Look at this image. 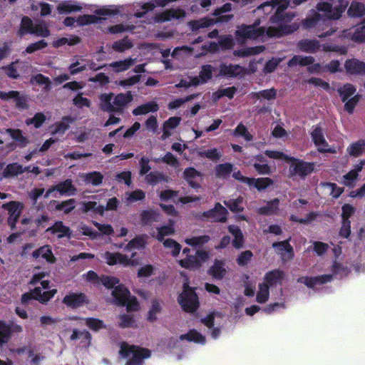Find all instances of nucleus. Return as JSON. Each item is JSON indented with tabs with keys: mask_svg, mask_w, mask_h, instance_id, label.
I'll use <instances>...</instances> for the list:
<instances>
[{
	"mask_svg": "<svg viewBox=\"0 0 365 365\" xmlns=\"http://www.w3.org/2000/svg\"><path fill=\"white\" fill-rule=\"evenodd\" d=\"M289 3V0H271L259 5L254 11L257 16H261L263 14H271L274 8L277 7L276 13L270 19L271 22L277 24V26H269L267 29L264 27H259L262 21L258 19L253 24L238 26L235 31L236 40L243 43L248 39L263 38L265 36L279 37L297 30V26L295 24H286L294 16L293 14L287 13L284 14L283 13L284 10L287 8Z\"/></svg>",
	"mask_w": 365,
	"mask_h": 365,
	"instance_id": "nucleus-1",
	"label": "nucleus"
},
{
	"mask_svg": "<svg viewBox=\"0 0 365 365\" xmlns=\"http://www.w3.org/2000/svg\"><path fill=\"white\" fill-rule=\"evenodd\" d=\"M284 277L282 271L275 269L267 272L264 276V282L259 284L257 292V301L259 303H264L269 295V289L279 285Z\"/></svg>",
	"mask_w": 365,
	"mask_h": 365,
	"instance_id": "nucleus-9",
	"label": "nucleus"
},
{
	"mask_svg": "<svg viewBox=\"0 0 365 365\" xmlns=\"http://www.w3.org/2000/svg\"><path fill=\"white\" fill-rule=\"evenodd\" d=\"M347 153L354 157L361 155L365 151V140H359L351 143L346 149Z\"/></svg>",
	"mask_w": 365,
	"mask_h": 365,
	"instance_id": "nucleus-48",
	"label": "nucleus"
},
{
	"mask_svg": "<svg viewBox=\"0 0 365 365\" xmlns=\"http://www.w3.org/2000/svg\"><path fill=\"white\" fill-rule=\"evenodd\" d=\"M119 355L127 359L125 365H144V359H150L151 351L146 347L129 345L127 342H121Z\"/></svg>",
	"mask_w": 365,
	"mask_h": 365,
	"instance_id": "nucleus-5",
	"label": "nucleus"
},
{
	"mask_svg": "<svg viewBox=\"0 0 365 365\" xmlns=\"http://www.w3.org/2000/svg\"><path fill=\"white\" fill-rule=\"evenodd\" d=\"M229 232L234 236L232 245L235 248H240L243 245V235L240 229L236 225H230Z\"/></svg>",
	"mask_w": 365,
	"mask_h": 365,
	"instance_id": "nucleus-50",
	"label": "nucleus"
},
{
	"mask_svg": "<svg viewBox=\"0 0 365 365\" xmlns=\"http://www.w3.org/2000/svg\"><path fill=\"white\" fill-rule=\"evenodd\" d=\"M136 252L131 254L130 257L120 252H105L101 254L102 257L108 265L121 264L124 267H133L138 264L137 259L134 257Z\"/></svg>",
	"mask_w": 365,
	"mask_h": 365,
	"instance_id": "nucleus-13",
	"label": "nucleus"
},
{
	"mask_svg": "<svg viewBox=\"0 0 365 365\" xmlns=\"http://www.w3.org/2000/svg\"><path fill=\"white\" fill-rule=\"evenodd\" d=\"M141 222L146 225L160 220V214L153 210H144L140 214Z\"/></svg>",
	"mask_w": 365,
	"mask_h": 365,
	"instance_id": "nucleus-46",
	"label": "nucleus"
},
{
	"mask_svg": "<svg viewBox=\"0 0 365 365\" xmlns=\"http://www.w3.org/2000/svg\"><path fill=\"white\" fill-rule=\"evenodd\" d=\"M83 277L87 282L98 284L101 282L107 288H113L119 283V280L114 277L103 276L99 278L97 274L93 271H89L83 274Z\"/></svg>",
	"mask_w": 365,
	"mask_h": 365,
	"instance_id": "nucleus-20",
	"label": "nucleus"
},
{
	"mask_svg": "<svg viewBox=\"0 0 365 365\" xmlns=\"http://www.w3.org/2000/svg\"><path fill=\"white\" fill-rule=\"evenodd\" d=\"M215 24V20L209 18L201 19L198 21L190 22V26L193 31L198 30L202 28L209 27Z\"/></svg>",
	"mask_w": 365,
	"mask_h": 365,
	"instance_id": "nucleus-61",
	"label": "nucleus"
},
{
	"mask_svg": "<svg viewBox=\"0 0 365 365\" xmlns=\"http://www.w3.org/2000/svg\"><path fill=\"white\" fill-rule=\"evenodd\" d=\"M198 154L200 156L208 158L211 160H218L222 155V151L217 150V148L200 150L199 151Z\"/></svg>",
	"mask_w": 365,
	"mask_h": 365,
	"instance_id": "nucleus-60",
	"label": "nucleus"
},
{
	"mask_svg": "<svg viewBox=\"0 0 365 365\" xmlns=\"http://www.w3.org/2000/svg\"><path fill=\"white\" fill-rule=\"evenodd\" d=\"M299 48L304 52L314 53L321 49V45L317 40L304 39L298 43Z\"/></svg>",
	"mask_w": 365,
	"mask_h": 365,
	"instance_id": "nucleus-33",
	"label": "nucleus"
},
{
	"mask_svg": "<svg viewBox=\"0 0 365 365\" xmlns=\"http://www.w3.org/2000/svg\"><path fill=\"white\" fill-rule=\"evenodd\" d=\"M347 13L351 17H361L365 15V6L362 3L353 1L351 2Z\"/></svg>",
	"mask_w": 365,
	"mask_h": 365,
	"instance_id": "nucleus-49",
	"label": "nucleus"
},
{
	"mask_svg": "<svg viewBox=\"0 0 365 365\" xmlns=\"http://www.w3.org/2000/svg\"><path fill=\"white\" fill-rule=\"evenodd\" d=\"M163 245L165 248L170 250L172 255L176 257L181 250V246L175 240L172 239H167L163 241Z\"/></svg>",
	"mask_w": 365,
	"mask_h": 365,
	"instance_id": "nucleus-63",
	"label": "nucleus"
},
{
	"mask_svg": "<svg viewBox=\"0 0 365 365\" xmlns=\"http://www.w3.org/2000/svg\"><path fill=\"white\" fill-rule=\"evenodd\" d=\"M348 4V0H322L317 4V9L323 13V15L312 9L309 16L303 21V25L307 29L319 28L322 25L330 26L329 31L318 35L321 38L329 36L336 31L330 20L339 19Z\"/></svg>",
	"mask_w": 365,
	"mask_h": 365,
	"instance_id": "nucleus-2",
	"label": "nucleus"
},
{
	"mask_svg": "<svg viewBox=\"0 0 365 365\" xmlns=\"http://www.w3.org/2000/svg\"><path fill=\"white\" fill-rule=\"evenodd\" d=\"M331 272L332 274H322L314 277H302L298 279V282L304 284L308 287L314 288L317 285L331 282L333 275L339 276V277L346 276L349 272V269L346 265L336 261L331 267Z\"/></svg>",
	"mask_w": 365,
	"mask_h": 365,
	"instance_id": "nucleus-6",
	"label": "nucleus"
},
{
	"mask_svg": "<svg viewBox=\"0 0 365 365\" xmlns=\"http://www.w3.org/2000/svg\"><path fill=\"white\" fill-rule=\"evenodd\" d=\"M87 302L86 296L82 294L70 293L66 295L63 299V302L71 308H77L81 307Z\"/></svg>",
	"mask_w": 365,
	"mask_h": 365,
	"instance_id": "nucleus-28",
	"label": "nucleus"
},
{
	"mask_svg": "<svg viewBox=\"0 0 365 365\" xmlns=\"http://www.w3.org/2000/svg\"><path fill=\"white\" fill-rule=\"evenodd\" d=\"M70 338L72 341L80 339L83 347H89L91 343V335L86 330L74 329Z\"/></svg>",
	"mask_w": 365,
	"mask_h": 365,
	"instance_id": "nucleus-32",
	"label": "nucleus"
},
{
	"mask_svg": "<svg viewBox=\"0 0 365 365\" xmlns=\"http://www.w3.org/2000/svg\"><path fill=\"white\" fill-rule=\"evenodd\" d=\"M314 58L312 56H294L288 62L289 67H293L297 65L301 66H310L314 62Z\"/></svg>",
	"mask_w": 365,
	"mask_h": 365,
	"instance_id": "nucleus-47",
	"label": "nucleus"
},
{
	"mask_svg": "<svg viewBox=\"0 0 365 365\" xmlns=\"http://www.w3.org/2000/svg\"><path fill=\"white\" fill-rule=\"evenodd\" d=\"M76 188L72 184L71 180H66L50 187L44 195V197L48 198L50 197H57V193L61 195H74Z\"/></svg>",
	"mask_w": 365,
	"mask_h": 365,
	"instance_id": "nucleus-15",
	"label": "nucleus"
},
{
	"mask_svg": "<svg viewBox=\"0 0 365 365\" xmlns=\"http://www.w3.org/2000/svg\"><path fill=\"white\" fill-rule=\"evenodd\" d=\"M242 201V197H238L235 200H225L224 203L232 212H238L243 210Z\"/></svg>",
	"mask_w": 365,
	"mask_h": 365,
	"instance_id": "nucleus-62",
	"label": "nucleus"
},
{
	"mask_svg": "<svg viewBox=\"0 0 365 365\" xmlns=\"http://www.w3.org/2000/svg\"><path fill=\"white\" fill-rule=\"evenodd\" d=\"M26 34H34L38 37H47L50 35V31L43 22L34 24L30 18L24 16L21 20L19 35L24 36Z\"/></svg>",
	"mask_w": 365,
	"mask_h": 365,
	"instance_id": "nucleus-11",
	"label": "nucleus"
},
{
	"mask_svg": "<svg viewBox=\"0 0 365 365\" xmlns=\"http://www.w3.org/2000/svg\"><path fill=\"white\" fill-rule=\"evenodd\" d=\"M358 177L355 172L349 171L342 177L341 183L346 187H354L356 184Z\"/></svg>",
	"mask_w": 365,
	"mask_h": 365,
	"instance_id": "nucleus-64",
	"label": "nucleus"
},
{
	"mask_svg": "<svg viewBox=\"0 0 365 365\" xmlns=\"http://www.w3.org/2000/svg\"><path fill=\"white\" fill-rule=\"evenodd\" d=\"M133 99L130 92L119 93H103L100 96L101 108L104 111H120Z\"/></svg>",
	"mask_w": 365,
	"mask_h": 365,
	"instance_id": "nucleus-7",
	"label": "nucleus"
},
{
	"mask_svg": "<svg viewBox=\"0 0 365 365\" xmlns=\"http://www.w3.org/2000/svg\"><path fill=\"white\" fill-rule=\"evenodd\" d=\"M11 322V324H6L4 321H0V347L10 341L14 332L22 331L21 326L14 325V321Z\"/></svg>",
	"mask_w": 365,
	"mask_h": 365,
	"instance_id": "nucleus-21",
	"label": "nucleus"
},
{
	"mask_svg": "<svg viewBox=\"0 0 365 365\" xmlns=\"http://www.w3.org/2000/svg\"><path fill=\"white\" fill-rule=\"evenodd\" d=\"M185 15V11L181 9H171L157 15L156 21L158 22L170 21L182 19Z\"/></svg>",
	"mask_w": 365,
	"mask_h": 365,
	"instance_id": "nucleus-27",
	"label": "nucleus"
},
{
	"mask_svg": "<svg viewBox=\"0 0 365 365\" xmlns=\"http://www.w3.org/2000/svg\"><path fill=\"white\" fill-rule=\"evenodd\" d=\"M321 186L324 188V192L334 198L339 197L344 192V188L337 186L335 183L323 182Z\"/></svg>",
	"mask_w": 365,
	"mask_h": 365,
	"instance_id": "nucleus-51",
	"label": "nucleus"
},
{
	"mask_svg": "<svg viewBox=\"0 0 365 365\" xmlns=\"http://www.w3.org/2000/svg\"><path fill=\"white\" fill-rule=\"evenodd\" d=\"M340 38L359 43L365 42V19L355 27L344 30Z\"/></svg>",
	"mask_w": 365,
	"mask_h": 365,
	"instance_id": "nucleus-16",
	"label": "nucleus"
},
{
	"mask_svg": "<svg viewBox=\"0 0 365 365\" xmlns=\"http://www.w3.org/2000/svg\"><path fill=\"white\" fill-rule=\"evenodd\" d=\"M292 161L289 168V173L294 175H297L304 177L311 173L314 170V164L299 160L294 158L290 159Z\"/></svg>",
	"mask_w": 365,
	"mask_h": 365,
	"instance_id": "nucleus-18",
	"label": "nucleus"
},
{
	"mask_svg": "<svg viewBox=\"0 0 365 365\" xmlns=\"http://www.w3.org/2000/svg\"><path fill=\"white\" fill-rule=\"evenodd\" d=\"M46 272H39L34 273L30 284L35 285V288L30 293L24 294L21 300L24 303L27 302L31 298H33L41 303H45L49 301L56 293V289H50L49 282L44 279Z\"/></svg>",
	"mask_w": 365,
	"mask_h": 365,
	"instance_id": "nucleus-3",
	"label": "nucleus"
},
{
	"mask_svg": "<svg viewBox=\"0 0 365 365\" xmlns=\"http://www.w3.org/2000/svg\"><path fill=\"white\" fill-rule=\"evenodd\" d=\"M158 110V105L154 102L150 101L142 104L133 110V114L135 115H145L150 112H155Z\"/></svg>",
	"mask_w": 365,
	"mask_h": 365,
	"instance_id": "nucleus-43",
	"label": "nucleus"
},
{
	"mask_svg": "<svg viewBox=\"0 0 365 365\" xmlns=\"http://www.w3.org/2000/svg\"><path fill=\"white\" fill-rule=\"evenodd\" d=\"M119 202L116 197L108 200L106 206L98 205L96 202H84L82 204L83 210L86 212H93L103 215L105 211L115 210L118 206Z\"/></svg>",
	"mask_w": 365,
	"mask_h": 365,
	"instance_id": "nucleus-14",
	"label": "nucleus"
},
{
	"mask_svg": "<svg viewBox=\"0 0 365 365\" xmlns=\"http://www.w3.org/2000/svg\"><path fill=\"white\" fill-rule=\"evenodd\" d=\"M346 72L350 75H365V62L357 58H351L345 61Z\"/></svg>",
	"mask_w": 365,
	"mask_h": 365,
	"instance_id": "nucleus-24",
	"label": "nucleus"
},
{
	"mask_svg": "<svg viewBox=\"0 0 365 365\" xmlns=\"http://www.w3.org/2000/svg\"><path fill=\"white\" fill-rule=\"evenodd\" d=\"M178 302L182 309L187 312H195L199 305L198 297L187 282L183 284V292L179 296Z\"/></svg>",
	"mask_w": 365,
	"mask_h": 365,
	"instance_id": "nucleus-12",
	"label": "nucleus"
},
{
	"mask_svg": "<svg viewBox=\"0 0 365 365\" xmlns=\"http://www.w3.org/2000/svg\"><path fill=\"white\" fill-rule=\"evenodd\" d=\"M227 215V210L220 203H217L213 209L203 212L202 217L214 222H225Z\"/></svg>",
	"mask_w": 365,
	"mask_h": 365,
	"instance_id": "nucleus-23",
	"label": "nucleus"
},
{
	"mask_svg": "<svg viewBox=\"0 0 365 365\" xmlns=\"http://www.w3.org/2000/svg\"><path fill=\"white\" fill-rule=\"evenodd\" d=\"M47 232L56 235L58 238L71 236V232L68 227L65 226L62 222H56L53 227L46 230Z\"/></svg>",
	"mask_w": 365,
	"mask_h": 365,
	"instance_id": "nucleus-39",
	"label": "nucleus"
},
{
	"mask_svg": "<svg viewBox=\"0 0 365 365\" xmlns=\"http://www.w3.org/2000/svg\"><path fill=\"white\" fill-rule=\"evenodd\" d=\"M135 61V59L132 58H126L123 61H115L109 64V67L113 68L115 72H122L128 70L132 66Z\"/></svg>",
	"mask_w": 365,
	"mask_h": 365,
	"instance_id": "nucleus-45",
	"label": "nucleus"
},
{
	"mask_svg": "<svg viewBox=\"0 0 365 365\" xmlns=\"http://www.w3.org/2000/svg\"><path fill=\"white\" fill-rule=\"evenodd\" d=\"M272 246L275 248L277 252L281 255L283 261L289 260L293 257V249L287 240L274 242Z\"/></svg>",
	"mask_w": 365,
	"mask_h": 365,
	"instance_id": "nucleus-26",
	"label": "nucleus"
},
{
	"mask_svg": "<svg viewBox=\"0 0 365 365\" xmlns=\"http://www.w3.org/2000/svg\"><path fill=\"white\" fill-rule=\"evenodd\" d=\"M279 200L275 198L272 200L267 201L264 206L257 208V212L260 215H271L275 214L279 210Z\"/></svg>",
	"mask_w": 365,
	"mask_h": 365,
	"instance_id": "nucleus-36",
	"label": "nucleus"
},
{
	"mask_svg": "<svg viewBox=\"0 0 365 365\" xmlns=\"http://www.w3.org/2000/svg\"><path fill=\"white\" fill-rule=\"evenodd\" d=\"M83 58H77L76 60H73V63L68 67L71 75H76L83 71L86 69L88 66L91 69H96V68H95L93 65L83 63Z\"/></svg>",
	"mask_w": 365,
	"mask_h": 365,
	"instance_id": "nucleus-44",
	"label": "nucleus"
},
{
	"mask_svg": "<svg viewBox=\"0 0 365 365\" xmlns=\"http://www.w3.org/2000/svg\"><path fill=\"white\" fill-rule=\"evenodd\" d=\"M0 98L4 100L14 99L16 104L21 108H24L26 106L25 102L19 97V93L17 91H9L8 93L0 91Z\"/></svg>",
	"mask_w": 365,
	"mask_h": 365,
	"instance_id": "nucleus-53",
	"label": "nucleus"
},
{
	"mask_svg": "<svg viewBox=\"0 0 365 365\" xmlns=\"http://www.w3.org/2000/svg\"><path fill=\"white\" fill-rule=\"evenodd\" d=\"M233 170V165L231 163H223L215 167L216 175L220 178H226L230 176Z\"/></svg>",
	"mask_w": 365,
	"mask_h": 365,
	"instance_id": "nucleus-55",
	"label": "nucleus"
},
{
	"mask_svg": "<svg viewBox=\"0 0 365 365\" xmlns=\"http://www.w3.org/2000/svg\"><path fill=\"white\" fill-rule=\"evenodd\" d=\"M24 173V167L18 163L8 165L4 170V176L6 178L14 177Z\"/></svg>",
	"mask_w": 365,
	"mask_h": 365,
	"instance_id": "nucleus-54",
	"label": "nucleus"
},
{
	"mask_svg": "<svg viewBox=\"0 0 365 365\" xmlns=\"http://www.w3.org/2000/svg\"><path fill=\"white\" fill-rule=\"evenodd\" d=\"M178 339L180 341L192 342L199 345H205L206 344V337L195 329H189L187 333L178 336Z\"/></svg>",
	"mask_w": 365,
	"mask_h": 365,
	"instance_id": "nucleus-25",
	"label": "nucleus"
},
{
	"mask_svg": "<svg viewBox=\"0 0 365 365\" xmlns=\"http://www.w3.org/2000/svg\"><path fill=\"white\" fill-rule=\"evenodd\" d=\"M312 138L315 145L318 148V150L321 153H336V149L329 148L322 130L319 127H315L312 131Z\"/></svg>",
	"mask_w": 365,
	"mask_h": 365,
	"instance_id": "nucleus-19",
	"label": "nucleus"
},
{
	"mask_svg": "<svg viewBox=\"0 0 365 365\" xmlns=\"http://www.w3.org/2000/svg\"><path fill=\"white\" fill-rule=\"evenodd\" d=\"M111 301L113 303L126 306L129 312L138 311L140 304L135 297L131 296L130 291L122 284L115 286L111 292Z\"/></svg>",
	"mask_w": 365,
	"mask_h": 365,
	"instance_id": "nucleus-8",
	"label": "nucleus"
},
{
	"mask_svg": "<svg viewBox=\"0 0 365 365\" xmlns=\"http://www.w3.org/2000/svg\"><path fill=\"white\" fill-rule=\"evenodd\" d=\"M148 236L145 235H138L131 240L124 247L125 251H132L133 250H142L143 249L148 240Z\"/></svg>",
	"mask_w": 365,
	"mask_h": 365,
	"instance_id": "nucleus-34",
	"label": "nucleus"
},
{
	"mask_svg": "<svg viewBox=\"0 0 365 365\" xmlns=\"http://www.w3.org/2000/svg\"><path fill=\"white\" fill-rule=\"evenodd\" d=\"M179 263L181 267L186 269H193L200 267L199 264V260L197 257H196V255L187 256L186 259L180 260Z\"/></svg>",
	"mask_w": 365,
	"mask_h": 365,
	"instance_id": "nucleus-57",
	"label": "nucleus"
},
{
	"mask_svg": "<svg viewBox=\"0 0 365 365\" xmlns=\"http://www.w3.org/2000/svg\"><path fill=\"white\" fill-rule=\"evenodd\" d=\"M83 9V4L78 1L70 0L64 1L60 3L57 6L59 14H69L71 12L78 11Z\"/></svg>",
	"mask_w": 365,
	"mask_h": 365,
	"instance_id": "nucleus-30",
	"label": "nucleus"
},
{
	"mask_svg": "<svg viewBox=\"0 0 365 365\" xmlns=\"http://www.w3.org/2000/svg\"><path fill=\"white\" fill-rule=\"evenodd\" d=\"M80 38L76 36H71L69 37H63L54 41L52 43L55 48H59L64 45L74 46L80 43Z\"/></svg>",
	"mask_w": 365,
	"mask_h": 365,
	"instance_id": "nucleus-52",
	"label": "nucleus"
},
{
	"mask_svg": "<svg viewBox=\"0 0 365 365\" xmlns=\"http://www.w3.org/2000/svg\"><path fill=\"white\" fill-rule=\"evenodd\" d=\"M251 179L253 182H250L249 185L256 187L258 190H264L273 183L272 180L269 178H261L257 179L251 178Z\"/></svg>",
	"mask_w": 365,
	"mask_h": 365,
	"instance_id": "nucleus-56",
	"label": "nucleus"
},
{
	"mask_svg": "<svg viewBox=\"0 0 365 365\" xmlns=\"http://www.w3.org/2000/svg\"><path fill=\"white\" fill-rule=\"evenodd\" d=\"M220 73L227 77H235L243 76L245 73V70L239 65L222 64L220 66Z\"/></svg>",
	"mask_w": 365,
	"mask_h": 365,
	"instance_id": "nucleus-29",
	"label": "nucleus"
},
{
	"mask_svg": "<svg viewBox=\"0 0 365 365\" xmlns=\"http://www.w3.org/2000/svg\"><path fill=\"white\" fill-rule=\"evenodd\" d=\"M3 208L8 211V223L14 229L24 209L23 203L17 201H11L3 205Z\"/></svg>",
	"mask_w": 365,
	"mask_h": 365,
	"instance_id": "nucleus-17",
	"label": "nucleus"
},
{
	"mask_svg": "<svg viewBox=\"0 0 365 365\" xmlns=\"http://www.w3.org/2000/svg\"><path fill=\"white\" fill-rule=\"evenodd\" d=\"M181 119L179 117H171L164 123L163 133L162 139L165 140L172 135V130H174L180 123Z\"/></svg>",
	"mask_w": 365,
	"mask_h": 365,
	"instance_id": "nucleus-38",
	"label": "nucleus"
},
{
	"mask_svg": "<svg viewBox=\"0 0 365 365\" xmlns=\"http://www.w3.org/2000/svg\"><path fill=\"white\" fill-rule=\"evenodd\" d=\"M253 160V166L259 174L269 175L272 173L271 168L265 163L264 158L262 155L255 156Z\"/></svg>",
	"mask_w": 365,
	"mask_h": 365,
	"instance_id": "nucleus-37",
	"label": "nucleus"
},
{
	"mask_svg": "<svg viewBox=\"0 0 365 365\" xmlns=\"http://www.w3.org/2000/svg\"><path fill=\"white\" fill-rule=\"evenodd\" d=\"M33 257L36 259L41 257L48 262H53L55 257L49 246L46 245L40 247L33 252Z\"/></svg>",
	"mask_w": 365,
	"mask_h": 365,
	"instance_id": "nucleus-41",
	"label": "nucleus"
},
{
	"mask_svg": "<svg viewBox=\"0 0 365 365\" xmlns=\"http://www.w3.org/2000/svg\"><path fill=\"white\" fill-rule=\"evenodd\" d=\"M122 9V6L117 5L99 6L93 11L94 15H83L76 19L67 17L64 19L63 24L66 26H85L97 24L101 18L105 19L106 16H111L120 13Z\"/></svg>",
	"mask_w": 365,
	"mask_h": 365,
	"instance_id": "nucleus-4",
	"label": "nucleus"
},
{
	"mask_svg": "<svg viewBox=\"0 0 365 365\" xmlns=\"http://www.w3.org/2000/svg\"><path fill=\"white\" fill-rule=\"evenodd\" d=\"M219 46L223 49H230L234 46V39L231 35L221 36L219 39V43L211 42L209 44H205L202 46L203 51L201 54H203L207 51L214 52L218 49Z\"/></svg>",
	"mask_w": 365,
	"mask_h": 365,
	"instance_id": "nucleus-22",
	"label": "nucleus"
},
{
	"mask_svg": "<svg viewBox=\"0 0 365 365\" xmlns=\"http://www.w3.org/2000/svg\"><path fill=\"white\" fill-rule=\"evenodd\" d=\"M213 68L210 65H205L202 67L199 76H195V84H204L209 81L212 76Z\"/></svg>",
	"mask_w": 365,
	"mask_h": 365,
	"instance_id": "nucleus-42",
	"label": "nucleus"
},
{
	"mask_svg": "<svg viewBox=\"0 0 365 365\" xmlns=\"http://www.w3.org/2000/svg\"><path fill=\"white\" fill-rule=\"evenodd\" d=\"M210 240L208 235L195 236L185 240L187 245L192 247H201Z\"/></svg>",
	"mask_w": 365,
	"mask_h": 365,
	"instance_id": "nucleus-59",
	"label": "nucleus"
},
{
	"mask_svg": "<svg viewBox=\"0 0 365 365\" xmlns=\"http://www.w3.org/2000/svg\"><path fill=\"white\" fill-rule=\"evenodd\" d=\"M73 119L70 117H64L62 120L51 127V133L53 135L62 136L69 128Z\"/></svg>",
	"mask_w": 365,
	"mask_h": 365,
	"instance_id": "nucleus-31",
	"label": "nucleus"
},
{
	"mask_svg": "<svg viewBox=\"0 0 365 365\" xmlns=\"http://www.w3.org/2000/svg\"><path fill=\"white\" fill-rule=\"evenodd\" d=\"M264 49L265 47L264 46H257L236 51L235 53L239 56H247L260 53L263 52Z\"/></svg>",
	"mask_w": 365,
	"mask_h": 365,
	"instance_id": "nucleus-58",
	"label": "nucleus"
},
{
	"mask_svg": "<svg viewBox=\"0 0 365 365\" xmlns=\"http://www.w3.org/2000/svg\"><path fill=\"white\" fill-rule=\"evenodd\" d=\"M175 220L170 219L167 225H163L158 228V240L163 242L165 236L172 235L175 233Z\"/></svg>",
	"mask_w": 365,
	"mask_h": 365,
	"instance_id": "nucleus-40",
	"label": "nucleus"
},
{
	"mask_svg": "<svg viewBox=\"0 0 365 365\" xmlns=\"http://www.w3.org/2000/svg\"><path fill=\"white\" fill-rule=\"evenodd\" d=\"M184 178L189 185L194 188L198 187V182L202 179L201 173L193 168H189L184 171Z\"/></svg>",
	"mask_w": 365,
	"mask_h": 365,
	"instance_id": "nucleus-35",
	"label": "nucleus"
},
{
	"mask_svg": "<svg viewBox=\"0 0 365 365\" xmlns=\"http://www.w3.org/2000/svg\"><path fill=\"white\" fill-rule=\"evenodd\" d=\"M337 91L341 101L345 103V110L349 113H352L361 98L360 95L356 94V87L351 83H347L339 87Z\"/></svg>",
	"mask_w": 365,
	"mask_h": 365,
	"instance_id": "nucleus-10",
	"label": "nucleus"
}]
</instances>
